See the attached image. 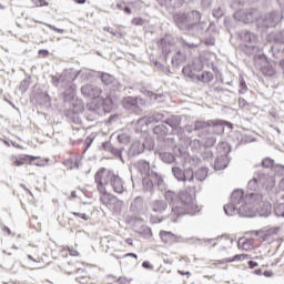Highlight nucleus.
Listing matches in <instances>:
<instances>
[{"mask_svg": "<svg viewBox=\"0 0 284 284\" xmlns=\"http://www.w3.org/2000/svg\"><path fill=\"white\" fill-rule=\"evenodd\" d=\"M164 197L166 202L163 200H154L150 203V206L152 212L163 214V212L168 210L169 203L171 207L169 219H171L172 223H176L179 216H185V214L194 216V214H196L197 206L194 203V196L187 191L176 193L175 191L168 190L164 192Z\"/></svg>", "mask_w": 284, "mask_h": 284, "instance_id": "nucleus-1", "label": "nucleus"}, {"mask_svg": "<svg viewBox=\"0 0 284 284\" xmlns=\"http://www.w3.org/2000/svg\"><path fill=\"white\" fill-rule=\"evenodd\" d=\"M225 125L232 130L234 125L223 120H197L193 123V129L189 132H197L196 136L202 139V148H214L216 145V136L214 134H223Z\"/></svg>", "mask_w": 284, "mask_h": 284, "instance_id": "nucleus-2", "label": "nucleus"}, {"mask_svg": "<svg viewBox=\"0 0 284 284\" xmlns=\"http://www.w3.org/2000/svg\"><path fill=\"white\" fill-rule=\"evenodd\" d=\"M77 77H79V73L72 70H64L59 77H51L52 85L61 90L65 102L74 99V94L77 92V84H74V81H77Z\"/></svg>", "mask_w": 284, "mask_h": 284, "instance_id": "nucleus-3", "label": "nucleus"}, {"mask_svg": "<svg viewBox=\"0 0 284 284\" xmlns=\"http://www.w3.org/2000/svg\"><path fill=\"white\" fill-rule=\"evenodd\" d=\"M275 185L274 172L272 170H260L253 173V178L247 183V190L253 194L263 196V190L270 192L274 190Z\"/></svg>", "mask_w": 284, "mask_h": 284, "instance_id": "nucleus-4", "label": "nucleus"}, {"mask_svg": "<svg viewBox=\"0 0 284 284\" xmlns=\"http://www.w3.org/2000/svg\"><path fill=\"white\" fill-rule=\"evenodd\" d=\"M236 37L237 40L241 41L239 48L244 54L250 57L251 54H258V52H261V47L258 45V43H261V38H258V34L243 30L237 32Z\"/></svg>", "mask_w": 284, "mask_h": 284, "instance_id": "nucleus-5", "label": "nucleus"}, {"mask_svg": "<svg viewBox=\"0 0 284 284\" xmlns=\"http://www.w3.org/2000/svg\"><path fill=\"white\" fill-rule=\"evenodd\" d=\"M263 199L262 194H254L253 192L247 193L245 195V193L243 192V190H235L233 191L232 195H231V203L233 205H235L236 207H247V203L252 204V214L254 216V205L256 203H260Z\"/></svg>", "mask_w": 284, "mask_h": 284, "instance_id": "nucleus-6", "label": "nucleus"}, {"mask_svg": "<svg viewBox=\"0 0 284 284\" xmlns=\"http://www.w3.org/2000/svg\"><path fill=\"white\" fill-rule=\"evenodd\" d=\"M114 174V171H110L105 168H101L94 175V182L97 184V190L99 192V194H101L102 196L100 197V201L102 203H108V201H105V196H110V194H108V185H110V181L112 180V175Z\"/></svg>", "mask_w": 284, "mask_h": 284, "instance_id": "nucleus-7", "label": "nucleus"}, {"mask_svg": "<svg viewBox=\"0 0 284 284\" xmlns=\"http://www.w3.org/2000/svg\"><path fill=\"white\" fill-rule=\"evenodd\" d=\"M201 12L197 10L189 11L187 13H175L173 16L174 23L179 30H183L193 26L194 23H199L201 21Z\"/></svg>", "mask_w": 284, "mask_h": 284, "instance_id": "nucleus-8", "label": "nucleus"}, {"mask_svg": "<svg viewBox=\"0 0 284 284\" xmlns=\"http://www.w3.org/2000/svg\"><path fill=\"white\" fill-rule=\"evenodd\" d=\"M235 21H241L242 23H254L261 19V11L258 9H246V10H237L233 14Z\"/></svg>", "mask_w": 284, "mask_h": 284, "instance_id": "nucleus-9", "label": "nucleus"}, {"mask_svg": "<svg viewBox=\"0 0 284 284\" xmlns=\"http://www.w3.org/2000/svg\"><path fill=\"white\" fill-rule=\"evenodd\" d=\"M283 19V13L281 11H273L264 14L263 17L260 16L258 24L260 28H276L281 20Z\"/></svg>", "mask_w": 284, "mask_h": 284, "instance_id": "nucleus-10", "label": "nucleus"}, {"mask_svg": "<svg viewBox=\"0 0 284 284\" xmlns=\"http://www.w3.org/2000/svg\"><path fill=\"white\" fill-rule=\"evenodd\" d=\"M224 212L226 216H235V214H239L240 216L252 219V204L247 203L245 206H235L232 202L224 205Z\"/></svg>", "mask_w": 284, "mask_h": 284, "instance_id": "nucleus-11", "label": "nucleus"}, {"mask_svg": "<svg viewBox=\"0 0 284 284\" xmlns=\"http://www.w3.org/2000/svg\"><path fill=\"white\" fill-rule=\"evenodd\" d=\"M171 172L180 183H194V170L192 168L183 170L180 166H172Z\"/></svg>", "mask_w": 284, "mask_h": 284, "instance_id": "nucleus-12", "label": "nucleus"}, {"mask_svg": "<svg viewBox=\"0 0 284 284\" xmlns=\"http://www.w3.org/2000/svg\"><path fill=\"white\" fill-rule=\"evenodd\" d=\"M174 45H176V40L172 34H165V37L161 38L160 41H158V50L162 52L164 61H168V54L172 52Z\"/></svg>", "mask_w": 284, "mask_h": 284, "instance_id": "nucleus-13", "label": "nucleus"}, {"mask_svg": "<svg viewBox=\"0 0 284 284\" xmlns=\"http://www.w3.org/2000/svg\"><path fill=\"white\" fill-rule=\"evenodd\" d=\"M129 212L132 214V216H141L148 212V204H145L143 197L138 196L131 202Z\"/></svg>", "mask_w": 284, "mask_h": 284, "instance_id": "nucleus-14", "label": "nucleus"}, {"mask_svg": "<svg viewBox=\"0 0 284 284\" xmlns=\"http://www.w3.org/2000/svg\"><path fill=\"white\" fill-rule=\"evenodd\" d=\"M81 94L84 99H99L103 94V89L94 84H84L81 87Z\"/></svg>", "mask_w": 284, "mask_h": 284, "instance_id": "nucleus-15", "label": "nucleus"}, {"mask_svg": "<svg viewBox=\"0 0 284 284\" xmlns=\"http://www.w3.org/2000/svg\"><path fill=\"white\" fill-rule=\"evenodd\" d=\"M205 30H207V22L200 20V22H195L194 24L182 29V32H187L189 34H192V37H201V34H205Z\"/></svg>", "mask_w": 284, "mask_h": 284, "instance_id": "nucleus-16", "label": "nucleus"}, {"mask_svg": "<svg viewBox=\"0 0 284 284\" xmlns=\"http://www.w3.org/2000/svg\"><path fill=\"white\" fill-rule=\"evenodd\" d=\"M145 150H154V143L146 142H134L130 148V154L132 156H139V154H143Z\"/></svg>", "mask_w": 284, "mask_h": 284, "instance_id": "nucleus-17", "label": "nucleus"}, {"mask_svg": "<svg viewBox=\"0 0 284 284\" xmlns=\"http://www.w3.org/2000/svg\"><path fill=\"white\" fill-rule=\"evenodd\" d=\"M109 185L112 187L115 194H123V192H125V181H123V178L119 176L114 172L113 175H111Z\"/></svg>", "mask_w": 284, "mask_h": 284, "instance_id": "nucleus-18", "label": "nucleus"}, {"mask_svg": "<svg viewBox=\"0 0 284 284\" xmlns=\"http://www.w3.org/2000/svg\"><path fill=\"white\" fill-rule=\"evenodd\" d=\"M99 79L108 88H111L112 90H121V82H119L114 75L102 72L100 73Z\"/></svg>", "mask_w": 284, "mask_h": 284, "instance_id": "nucleus-19", "label": "nucleus"}, {"mask_svg": "<svg viewBox=\"0 0 284 284\" xmlns=\"http://www.w3.org/2000/svg\"><path fill=\"white\" fill-rule=\"evenodd\" d=\"M254 210L257 211V213L260 214V216H270V214H272V204L270 202H263V200H261L260 203H256L254 205L253 212Z\"/></svg>", "mask_w": 284, "mask_h": 284, "instance_id": "nucleus-20", "label": "nucleus"}, {"mask_svg": "<svg viewBox=\"0 0 284 284\" xmlns=\"http://www.w3.org/2000/svg\"><path fill=\"white\" fill-rule=\"evenodd\" d=\"M229 153H230V150L227 149V151H225L223 154L219 155L215 159L214 170L216 172H219L221 170H225V168H227V164L230 163V160L227 159Z\"/></svg>", "mask_w": 284, "mask_h": 284, "instance_id": "nucleus-21", "label": "nucleus"}, {"mask_svg": "<svg viewBox=\"0 0 284 284\" xmlns=\"http://www.w3.org/2000/svg\"><path fill=\"white\" fill-rule=\"evenodd\" d=\"M268 43H275L277 45H284V30L273 31L266 37Z\"/></svg>", "mask_w": 284, "mask_h": 284, "instance_id": "nucleus-22", "label": "nucleus"}, {"mask_svg": "<svg viewBox=\"0 0 284 284\" xmlns=\"http://www.w3.org/2000/svg\"><path fill=\"white\" fill-rule=\"evenodd\" d=\"M135 168H136L138 172H140V174H142V176H150V174H152V172H150V162H148L145 160H139L135 163Z\"/></svg>", "mask_w": 284, "mask_h": 284, "instance_id": "nucleus-23", "label": "nucleus"}, {"mask_svg": "<svg viewBox=\"0 0 284 284\" xmlns=\"http://www.w3.org/2000/svg\"><path fill=\"white\" fill-rule=\"evenodd\" d=\"M185 61H186L185 53L178 51L171 60L172 68H174L175 70H179V68H181V65H183Z\"/></svg>", "mask_w": 284, "mask_h": 284, "instance_id": "nucleus-24", "label": "nucleus"}, {"mask_svg": "<svg viewBox=\"0 0 284 284\" xmlns=\"http://www.w3.org/2000/svg\"><path fill=\"white\" fill-rule=\"evenodd\" d=\"M160 6L168 8V10H176L183 6V0H158Z\"/></svg>", "mask_w": 284, "mask_h": 284, "instance_id": "nucleus-25", "label": "nucleus"}, {"mask_svg": "<svg viewBox=\"0 0 284 284\" xmlns=\"http://www.w3.org/2000/svg\"><path fill=\"white\" fill-rule=\"evenodd\" d=\"M155 154L159 156L160 160H162L163 163H166L169 165H172V163L176 161L174 154L170 152L156 151Z\"/></svg>", "mask_w": 284, "mask_h": 284, "instance_id": "nucleus-26", "label": "nucleus"}, {"mask_svg": "<svg viewBox=\"0 0 284 284\" xmlns=\"http://www.w3.org/2000/svg\"><path fill=\"white\" fill-rule=\"evenodd\" d=\"M153 134L158 136V139H165L168 134H170V129L165 126V124H159L153 128Z\"/></svg>", "mask_w": 284, "mask_h": 284, "instance_id": "nucleus-27", "label": "nucleus"}, {"mask_svg": "<svg viewBox=\"0 0 284 284\" xmlns=\"http://www.w3.org/2000/svg\"><path fill=\"white\" fill-rule=\"evenodd\" d=\"M83 132H84L83 129H81L79 126H73L72 135L70 138V141H71L72 145L82 141Z\"/></svg>", "mask_w": 284, "mask_h": 284, "instance_id": "nucleus-28", "label": "nucleus"}, {"mask_svg": "<svg viewBox=\"0 0 284 284\" xmlns=\"http://www.w3.org/2000/svg\"><path fill=\"white\" fill-rule=\"evenodd\" d=\"M150 178L153 179V185L155 184L159 190H165V181L159 173L151 171Z\"/></svg>", "mask_w": 284, "mask_h": 284, "instance_id": "nucleus-29", "label": "nucleus"}, {"mask_svg": "<svg viewBox=\"0 0 284 284\" xmlns=\"http://www.w3.org/2000/svg\"><path fill=\"white\" fill-rule=\"evenodd\" d=\"M254 63L257 70H262L270 61H267V55L262 53L254 57Z\"/></svg>", "mask_w": 284, "mask_h": 284, "instance_id": "nucleus-30", "label": "nucleus"}, {"mask_svg": "<svg viewBox=\"0 0 284 284\" xmlns=\"http://www.w3.org/2000/svg\"><path fill=\"white\" fill-rule=\"evenodd\" d=\"M164 123L172 128V130H176L179 125H181V116L179 115H171L166 119H164Z\"/></svg>", "mask_w": 284, "mask_h": 284, "instance_id": "nucleus-31", "label": "nucleus"}, {"mask_svg": "<svg viewBox=\"0 0 284 284\" xmlns=\"http://www.w3.org/2000/svg\"><path fill=\"white\" fill-rule=\"evenodd\" d=\"M196 81H201L202 83H210L212 79H214V74L210 71H203L200 74L195 73Z\"/></svg>", "mask_w": 284, "mask_h": 284, "instance_id": "nucleus-32", "label": "nucleus"}, {"mask_svg": "<svg viewBox=\"0 0 284 284\" xmlns=\"http://www.w3.org/2000/svg\"><path fill=\"white\" fill-rule=\"evenodd\" d=\"M160 236H161L163 243H176L178 236L174 235V233H172V232L161 231Z\"/></svg>", "mask_w": 284, "mask_h": 284, "instance_id": "nucleus-33", "label": "nucleus"}, {"mask_svg": "<svg viewBox=\"0 0 284 284\" xmlns=\"http://www.w3.org/2000/svg\"><path fill=\"white\" fill-rule=\"evenodd\" d=\"M99 116H100L99 111L94 109H90L84 114V119H87V121H89L90 123H94V121H99Z\"/></svg>", "mask_w": 284, "mask_h": 284, "instance_id": "nucleus-34", "label": "nucleus"}, {"mask_svg": "<svg viewBox=\"0 0 284 284\" xmlns=\"http://www.w3.org/2000/svg\"><path fill=\"white\" fill-rule=\"evenodd\" d=\"M260 70L264 77H274V74H276V69L270 62H267L265 67H262Z\"/></svg>", "mask_w": 284, "mask_h": 284, "instance_id": "nucleus-35", "label": "nucleus"}, {"mask_svg": "<svg viewBox=\"0 0 284 284\" xmlns=\"http://www.w3.org/2000/svg\"><path fill=\"white\" fill-rule=\"evenodd\" d=\"M207 168L197 169V171L194 173L195 180L199 181L200 183H203V181L207 179Z\"/></svg>", "mask_w": 284, "mask_h": 284, "instance_id": "nucleus-36", "label": "nucleus"}, {"mask_svg": "<svg viewBox=\"0 0 284 284\" xmlns=\"http://www.w3.org/2000/svg\"><path fill=\"white\" fill-rule=\"evenodd\" d=\"M122 105L125 108V110H132V108H135L136 105V98L133 97H126L122 100Z\"/></svg>", "mask_w": 284, "mask_h": 284, "instance_id": "nucleus-37", "label": "nucleus"}, {"mask_svg": "<svg viewBox=\"0 0 284 284\" xmlns=\"http://www.w3.org/2000/svg\"><path fill=\"white\" fill-rule=\"evenodd\" d=\"M23 161L32 163L33 161H37V158L31 156V155H23L22 158H20V160L16 159L13 161V165H16L17 168H21V165H23Z\"/></svg>", "mask_w": 284, "mask_h": 284, "instance_id": "nucleus-38", "label": "nucleus"}, {"mask_svg": "<svg viewBox=\"0 0 284 284\" xmlns=\"http://www.w3.org/2000/svg\"><path fill=\"white\" fill-rule=\"evenodd\" d=\"M182 73L184 74V77H189V79H196V71L194 69V65H185L182 69Z\"/></svg>", "mask_w": 284, "mask_h": 284, "instance_id": "nucleus-39", "label": "nucleus"}, {"mask_svg": "<svg viewBox=\"0 0 284 284\" xmlns=\"http://www.w3.org/2000/svg\"><path fill=\"white\" fill-rule=\"evenodd\" d=\"M144 176L145 178H143L142 180V185L144 190H146V192H150V190L154 187V179H152L150 175H144Z\"/></svg>", "mask_w": 284, "mask_h": 284, "instance_id": "nucleus-40", "label": "nucleus"}, {"mask_svg": "<svg viewBox=\"0 0 284 284\" xmlns=\"http://www.w3.org/2000/svg\"><path fill=\"white\" fill-rule=\"evenodd\" d=\"M260 165L264 168L262 170H274V168H276L274 160H272L271 158H264Z\"/></svg>", "mask_w": 284, "mask_h": 284, "instance_id": "nucleus-41", "label": "nucleus"}, {"mask_svg": "<svg viewBox=\"0 0 284 284\" xmlns=\"http://www.w3.org/2000/svg\"><path fill=\"white\" fill-rule=\"evenodd\" d=\"M159 121H162V123H164L165 114H163V113H153L148 119V123H159Z\"/></svg>", "mask_w": 284, "mask_h": 284, "instance_id": "nucleus-42", "label": "nucleus"}, {"mask_svg": "<svg viewBox=\"0 0 284 284\" xmlns=\"http://www.w3.org/2000/svg\"><path fill=\"white\" fill-rule=\"evenodd\" d=\"M204 34H211L213 37L219 36V30L216 29V24L210 23V26L206 24V29L204 31Z\"/></svg>", "mask_w": 284, "mask_h": 284, "instance_id": "nucleus-43", "label": "nucleus"}, {"mask_svg": "<svg viewBox=\"0 0 284 284\" xmlns=\"http://www.w3.org/2000/svg\"><path fill=\"white\" fill-rule=\"evenodd\" d=\"M112 108H114V103L112 102V98L106 97V98L103 100V109H104V112H110V110H112Z\"/></svg>", "mask_w": 284, "mask_h": 284, "instance_id": "nucleus-44", "label": "nucleus"}, {"mask_svg": "<svg viewBox=\"0 0 284 284\" xmlns=\"http://www.w3.org/2000/svg\"><path fill=\"white\" fill-rule=\"evenodd\" d=\"M274 214L284 219V203L274 204Z\"/></svg>", "mask_w": 284, "mask_h": 284, "instance_id": "nucleus-45", "label": "nucleus"}, {"mask_svg": "<svg viewBox=\"0 0 284 284\" xmlns=\"http://www.w3.org/2000/svg\"><path fill=\"white\" fill-rule=\"evenodd\" d=\"M247 92V83L243 78H240L239 82V93L240 94H245Z\"/></svg>", "mask_w": 284, "mask_h": 284, "instance_id": "nucleus-46", "label": "nucleus"}, {"mask_svg": "<svg viewBox=\"0 0 284 284\" xmlns=\"http://www.w3.org/2000/svg\"><path fill=\"white\" fill-rule=\"evenodd\" d=\"M225 14V9L223 7H217L213 9V17L215 19H221Z\"/></svg>", "mask_w": 284, "mask_h": 284, "instance_id": "nucleus-47", "label": "nucleus"}, {"mask_svg": "<svg viewBox=\"0 0 284 284\" xmlns=\"http://www.w3.org/2000/svg\"><path fill=\"white\" fill-rule=\"evenodd\" d=\"M64 165L69 168V170H79V161L74 160H67Z\"/></svg>", "mask_w": 284, "mask_h": 284, "instance_id": "nucleus-48", "label": "nucleus"}, {"mask_svg": "<svg viewBox=\"0 0 284 284\" xmlns=\"http://www.w3.org/2000/svg\"><path fill=\"white\" fill-rule=\"evenodd\" d=\"M191 148H193L194 150H201V148H203V139L202 140H193L190 142Z\"/></svg>", "mask_w": 284, "mask_h": 284, "instance_id": "nucleus-49", "label": "nucleus"}, {"mask_svg": "<svg viewBox=\"0 0 284 284\" xmlns=\"http://www.w3.org/2000/svg\"><path fill=\"white\" fill-rule=\"evenodd\" d=\"M205 45H214L216 43V36L209 34L204 39Z\"/></svg>", "mask_w": 284, "mask_h": 284, "instance_id": "nucleus-50", "label": "nucleus"}, {"mask_svg": "<svg viewBox=\"0 0 284 284\" xmlns=\"http://www.w3.org/2000/svg\"><path fill=\"white\" fill-rule=\"evenodd\" d=\"M92 143H94V135H89L85 141H84V151L88 152V150H90V145H92Z\"/></svg>", "mask_w": 284, "mask_h": 284, "instance_id": "nucleus-51", "label": "nucleus"}, {"mask_svg": "<svg viewBox=\"0 0 284 284\" xmlns=\"http://www.w3.org/2000/svg\"><path fill=\"white\" fill-rule=\"evenodd\" d=\"M180 43H181V45H185L190 50H194V48L199 47V44H196V43L186 42L185 39H183V38L180 39Z\"/></svg>", "mask_w": 284, "mask_h": 284, "instance_id": "nucleus-52", "label": "nucleus"}, {"mask_svg": "<svg viewBox=\"0 0 284 284\" xmlns=\"http://www.w3.org/2000/svg\"><path fill=\"white\" fill-rule=\"evenodd\" d=\"M109 152H111V154H113V156H116L118 159L123 160V156H122V149H116V148H114V145H113V146H111V151H109Z\"/></svg>", "mask_w": 284, "mask_h": 284, "instance_id": "nucleus-53", "label": "nucleus"}, {"mask_svg": "<svg viewBox=\"0 0 284 284\" xmlns=\"http://www.w3.org/2000/svg\"><path fill=\"white\" fill-rule=\"evenodd\" d=\"M213 156H214V153L212 152V150H206L202 153V159L204 161H212Z\"/></svg>", "mask_w": 284, "mask_h": 284, "instance_id": "nucleus-54", "label": "nucleus"}, {"mask_svg": "<svg viewBox=\"0 0 284 284\" xmlns=\"http://www.w3.org/2000/svg\"><path fill=\"white\" fill-rule=\"evenodd\" d=\"M72 216H77L78 219H82V221H90V215L85 213L71 212Z\"/></svg>", "mask_w": 284, "mask_h": 284, "instance_id": "nucleus-55", "label": "nucleus"}, {"mask_svg": "<svg viewBox=\"0 0 284 284\" xmlns=\"http://www.w3.org/2000/svg\"><path fill=\"white\" fill-rule=\"evenodd\" d=\"M73 112H83V102L78 101L75 103H73Z\"/></svg>", "mask_w": 284, "mask_h": 284, "instance_id": "nucleus-56", "label": "nucleus"}, {"mask_svg": "<svg viewBox=\"0 0 284 284\" xmlns=\"http://www.w3.org/2000/svg\"><path fill=\"white\" fill-rule=\"evenodd\" d=\"M241 258H245V254H237L233 257H227L226 263H234V261H241Z\"/></svg>", "mask_w": 284, "mask_h": 284, "instance_id": "nucleus-57", "label": "nucleus"}, {"mask_svg": "<svg viewBox=\"0 0 284 284\" xmlns=\"http://www.w3.org/2000/svg\"><path fill=\"white\" fill-rule=\"evenodd\" d=\"M132 24L133 26H145V20L143 18H133Z\"/></svg>", "mask_w": 284, "mask_h": 284, "instance_id": "nucleus-58", "label": "nucleus"}, {"mask_svg": "<svg viewBox=\"0 0 284 284\" xmlns=\"http://www.w3.org/2000/svg\"><path fill=\"white\" fill-rule=\"evenodd\" d=\"M214 92H216L217 94H225V92H232V91H230L229 89H223V87H215Z\"/></svg>", "mask_w": 284, "mask_h": 284, "instance_id": "nucleus-59", "label": "nucleus"}, {"mask_svg": "<svg viewBox=\"0 0 284 284\" xmlns=\"http://www.w3.org/2000/svg\"><path fill=\"white\" fill-rule=\"evenodd\" d=\"M47 28H50V30H53V32H59V34H63L64 30L63 29H59L52 24H48L45 23Z\"/></svg>", "mask_w": 284, "mask_h": 284, "instance_id": "nucleus-60", "label": "nucleus"}, {"mask_svg": "<svg viewBox=\"0 0 284 284\" xmlns=\"http://www.w3.org/2000/svg\"><path fill=\"white\" fill-rule=\"evenodd\" d=\"M112 143L110 142H104L102 143V149L105 150V152H110L112 150Z\"/></svg>", "mask_w": 284, "mask_h": 284, "instance_id": "nucleus-61", "label": "nucleus"}, {"mask_svg": "<svg viewBox=\"0 0 284 284\" xmlns=\"http://www.w3.org/2000/svg\"><path fill=\"white\" fill-rule=\"evenodd\" d=\"M163 221H165V217L151 216V223H162Z\"/></svg>", "mask_w": 284, "mask_h": 284, "instance_id": "nucleus-62", "label": "nucleus"}, {"mask_svg": "<svg viewBox=\"0 0 284 284\" xmlns=\"http://www.w3.org/2000/svg\"><path fill=\"white\" fill-rule=\"evenodd\" d=\"M202 8H210L212 6V0H201Z\"/></svg>", "mask_w": 284, "mask_h": 284, "instance_id": "nucleus-63", "label": "nucleus"}, {"mask_svg": "<svg viewBox=\"0 0 284 284\" xmlns=\"http://www.w3.org/2000/svg\"><path fill=\"white\" fill-rule=\"evenodd\" d=\"M130 281H132V280H128L126 277H119L118 283L119 284H130Z\"/></svg>", "mask_w": 284, "mask_h": 284, "instance_id": "nucleus-64", "label": "nucleus"}]
</instances>
